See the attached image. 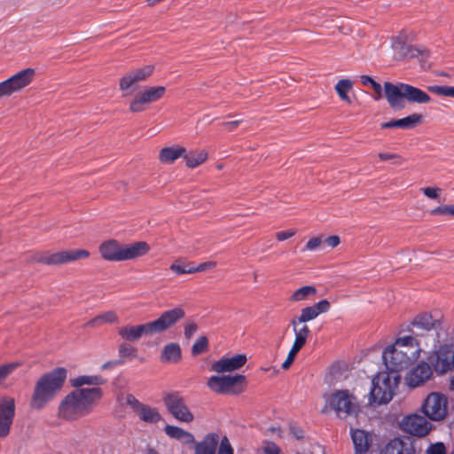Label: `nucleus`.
Here are the masks:
<instances>
[{
    "mask_svg": "<svg viewBox=\"0 0 454 454\" xmlns=\"http://www.w3.org/2000/svg\"><path fill=\"white\" fill-rule=\"evenodd\" d=\"M243 122L242 120H235L231 121H224L222 123V126L224 127V129L227 131H233L235 130L241 123Z\"/></svg>",
    "mask_w": 454,
    "mask_h": 454,
    "instance_id": "bf43d9fd",
    "label": "nucleus"
},
{
    "mask_svg": "<svg viewBox=\"0 0 454 454\" xmlns=\"http://www.w3.org/2000/svg\"><path fill=\"white\" fill-rule=\"evenodd\" d=\"M103 325H105V324L103 323V320H101V317L98 315V316L93 317L92 319L89 320L85 324V326L88 328H95V327L101 326Z\"/></svg>",
    "mask_w": 454,
    "mask_h": 454,
    "instance_id": "052dcab7",
    "label": "nucleus"
},
{
    "mask_svg": "<svg viewBox=\"0 0 454 454\" xmlns=\"http://www.w3.org/2000/svg\"><path fill=\"white\" fill-rule=\"evenodd\" d=\"M197 330H198V325L195 322L191 321V322L186 323L184 327V337L187 340H190L195 334Z\"/></svg>",
    "mask_w": 454,
    "mask_h": 454,
    "instance_id": "09e8293b",
    "label": "nucleus"
},
{
    "mask_svg": "<svg viewBox=\"0 0 454 454\" xmlns=\"http://www.w3.org/2000/svg\"><path fill=\"white\" fill-rule=\"evenodd\" d=\"M169 269L177 275L194 273L193 263L180 264L175 262L170 265Z\"/></svg>",
    "mask_w": 454,
    "mask_h": 454,
    "instance_id": "58836bf2",
    "label": "nucleus"
},
{
    "mask_svg": "<svg viewBox=\"0 0 454 454\" xmlns=\"http://www.w3.org/2000/svg\"><path fill=\"white\" fill-rule=\"evenodd\" d=\"M384 94L391 108L395 110L403 109L405 100L417 104H426L431 100L430 96L424 90L403 82L394 84L385 82Z\"/></svg>",
    "mask_w": 454,
    "mask_h": 454,
    "instance_id": "20e7f679",
    "label": "nucleus"
},
{
    "mask_svg": "<svg viewBox=\"0 0 454 454\" xmlns=\"http://www.w3.org/2000/svg\"><path fill=\"white\" fill-rule=\"evenodd\" d=\"M323 243L327 245L331 248H334L340 245V239L339 236L332 235L323 239Z\"/></svg>",
    "mask_w": 454,
    "mask_h": 454,
    "instance_id": "6e6d98bb",
    "label": "nucleus"
},
{
    "mask_svg": "<svg viewBox=\"0 0 454 454\" xmlns=\"http://www.w3.org/2000/svg\"><path fill=\"white\" fill-rule=\"evenodd\" d=\"M432 215H449L454 217V204L442 205L434 207L430 211Z\"/></svg>",
    "mask_w": 454,
    "mask_h": 454,
    "instance_id": "a19ab883",
    "label": "nucleus"
},
{
    "mask_svg": "<svg viewBox=\"0 0 454 454\" xmlns=\"http://www.w3.org/2000/svg\"><path fill=\"white\" fill-rule=\"evenodd\" d=\"M403 427L411 434L419 437L427 435L431 430V425L426 418L417 414L406 416L403 421Z\"/></svg>",
    "mask_w": 454,
    "mask_h": 454,
    "instance_id": "aec40b11",
    "label": "nucleus"
},
{
    "mask_svg": "<svg viewBox=\"0 0 454 454\" xmlns=\"http://www.w3.org/2000/svg\"><path fill=\"white\" fill-rule=\"evenodd\" d=\"M153 65H146L129 71L120 80V90L127 91V94L133 92L139 82L147 80L153 74Z\"/></svg>",
    "mask_w": 454,
    "mask_h": 454,
    "instance_id": "2eb2a0df",
    "label": "nucleus"
},
{
    "mask_svg": "<svg viewBox=\"0 0 454 454\" xmlns=\"http://www.w3.org/2000/svg\"><path fill=\"white\" fill-rule=\"evenodd\" d=\"M103 395V389L98 387L74 389L59 403L58 415L65 420H78L92 412Z\"/></svg>",
    "mask_w": 454,
    "mask_h": 454,
    "instance_id": "f257e3e1",
    "label": "nucleus"
},
{
    "mask_svg": "<svg viewBox=\"0 0 454 454\" xmlns=\"http://www.w3.org/2000/svg\"><path fill=\"white\" fill-rule=\"evenodd\" d=\"M99 316L104 324H116L119 322L117 314L113 310L106 311Z\"/></svg>",
    "mask_w": 454,
    "mask_h": 454,
    "instance_id": "49530a36",
    "label": "nucleus"
},
{
    "mask_svg": "<svg viewBox=\"0 0 454 454\" xmlns=\"http://www.w3.org/2000/svg\"><path fill=\"white\" fill-rule=\"evenodd\" d=\"M67 376L63 367H57L43 374L35 382L30 400V406L35 410H42L52 401L62 389Z\"/></svg>",
    "mask_w": 454,
    "mask_h": 454,
    "instance_id": "7ed1b4c3",
    "label": "nucleus"
},
{
    "mask_svg": "<svg viewBox=\"0 0 454 454\" xmlns=\"http://www.w3.org/2000/svg\"><path fill=\"white\" fill-rule=\"evenodd\" d=\"M294 360V358L293 356L287 355L286 359L282 364V368L284 370H287L291 366V364H293Z\"/></svg>",
    "mask_w": 454,
    "mask_h": 454,
    "instance_id": "69168bd1",
    "label": "nucleus"
},
{
    "mask_svg": "<svg viewBox=\"0 0 454 454\" xmlns=\"http://www.w3.org/2000/svg\"><path fill=\"white\" fill-rule=\"evenodd\" d=\"M185 153L186 149L183 146L164 147L160 151L159 160L163 164H172L178 158H183Z\"/></svg>",
    "mask_w": 454,
    "mask_h": 454,
    "instance_id": "c85d7f7f",
    "label": "nucleus"
},
{
    "mask_svg": "<svg viewBox=\"0 0 454 454\" xmlns=\"http://www.w3.org/2000/svg\"><path fill=\"white\" fill-rule=\"evenodd\" d=\"M421 191L425 196L433 200L437 199L442 192V190L438 187H425L422 188Z\"/></svg>",
    "mask_w": 454,
    "mask_h": 454,
    "instance_id": "603ef678",
    "label": "nucleus"
},
{
    "mask_svg": "<svg viewBox=\"0 0 454 454\" xmlns=\"http://www.w3.org/2000/svg\"><path fill=\"white\" fill-rule=\"evenodd\" d=\"M326 403L331 410L334 411L339 419L356 417L360 412V404L357 398L349 390H336L331 394Z\"/></svg>",
    "mask_w": 454,
    "mask_h": 454,
    "instance_id": "6e6552de",
    "label": "nucleus"
},
{
    "mask_svg": "<svg viewBox=\"0 0 454 454\" xmlns=\"http://www.w3.org/2000/svg\"><path fill=\"white\" fill-rule=\"evenodd\" d=\"M330 302L324 299L312 306H308L301 310V314L293 318L294 325L295 323H307L314 320L320 314L325 313L330 309Z\"/></svg>",
    "mask_w": 454,
    "mask_h": 454,
    "instance_id": "4be33fe9",
    "label": "nucleus"
},
{
    "mask_svg": "<svg viewBox=\"0 0 454 454\" xmlns=\"http://www.w3.org/2000/svg\"><path fill=\"white\" fill-rule=\"evenodd\" d=\"M395 43L401 44V49L403 51L404 54H407V52H409L411 51V46L410 45H406L404 43H401L399 41V38L395 39Z\"/></svg>",
    "mask_w": 454,
    "mask_h": 454,
    "instance_id": "338daca9",
    "label": "nucleus"
},
{
    "mask_svg": "<svg viewBox=\"0 0 454 454\" xmlns=\"http://www.w3.org/2000/svg\"><path fill=\"white\" fill-rule=\"evenodd\" d=\"M163 403L168 413L176 420L184 423H191L194 420L192 412L179 392L166 394L163 397Z\"/></svg>",
    "mask_w": 454,
    "mask_h": 454,
    "instance_id": "9b49d317",
    "label": "nucleus"
},
{
    "mask_svg": "<svg viewBox=\"0 0 454 454\" xmlns=\"http://www.w3.org/2000/svg\"><path fill=\"white\" fill-rule=\"evenodd\" d=\"M18 366V364H7L0 366V381L7 378Z\"/></svg>",
    "mask_w": 454,
    "mask_h": 454,
    "instance_id": "de8ad7c7",
    "label": "nucleus"
},
{
    "mask_svg": "<svg viewBox=\"0 0 454 454\" xmlns=\"http://www.w3.org/2000/svg\"><path fill=\"white\" fill-rule=\"evenodd\" d=\"M215 266H216L215 262L208 261V262H202V263L199 264L198 266H195L193 264V270H194V273H195V272H200V271L213 269Z\"/></svg>",
    "mask_w": 454,
    "mask_h": 454,
    "instance_id": "5fc2aeb1",
    "label": "nucleus"
},
{
    "mask_svg": "<svg viewBox=\"0 0 454 454\" xmlns=\"http://www.w3.org/2000/svg\"><path fill=\"white\" fill-rule=\"evenodd\" d=\"M186 161V166L190 168H197L207 159V153L204 150L198 152L185 153L183 157Z\"/></svg>",
    "mask_w": 454,
    "mask_h": 454,
    "instance_id": "473e14b6",
    "label": "nucleus"
},
{
    "mask_svg": "<svg viewBox=\"0 0 454 454\" xmlns=\"http://www.w3.org/2000/svg\"><path fill=\"white\" fill-rule=\"evenodd\" d=\"M323 244L322 237H314L308 240L303 250L315 251L319 249Z\"/></svg>",
    "mask_w": 454,
    "mask_h": 454,
    "instance_id": "c03bdc74",
    "label": "nucleus"
},
{
    "mask_svg": "<svg viewBox=\"0 0 454 454\" xmlns=\"http://www.w3.org/2000/svg\"><path fill=\"white\" fill-rule=\"evenodd\" d=\"M150 246L145 241L122 245L115 239L104 241L98 247L102 258L108 262L133 260L146 254Z\"/></svg>",
    "mask_w": 454,
    "mask_h": 454,
    "instance_id": "39448f33",
    "label": "nucleus"
},
{
    "mask_svg": "<svg viewBox=\"0 0 454 454\" xmlns=\"http://www.w3.org/2000/svg\"><path fill=\"white\" fill-rule=\"evenodd\" d=\"M290 434L296 440H301L304 438V431L302 428L298 427L296 424L292 423L289 425Z\"/></svg>",
    "mask_w": 454,
    "mask_h": 454,
    "instance_id": "8fccbe9b",
    "label": "nucleus"
},
{
    "mask_svg": "<svg viewBox=\"0 0 454 454\" xmlns=\"http://www.w3.org/2000/svg\"><path fill=\"white\" fill-rule=\"evenodd\" d=\"M446 97L454 98V87H450V86L447 87V96Z\"/></svg>",
    "mask_w": 454,
    "mask_h": 454,
    "instance_id": "774afa93",
    "label": "nucleus"
},
{
    "mask_svg": "<svg viewBox=\"0 0 454 454\" xmlns=\"http://www.w3.org/2000/svg\"><path fill=\"white\" fill-rule=\"evenodd\" d=\"M246 377L241 374L234 376H211L207 380V387L218 394L237 395L244 391Z\"/></svg>",
    "mask_w": 454,
    "mask_h": 454,
    "instance_id": "9d476101",
    "label": "nucleus"
},
{
    "mask_svg": "<svg viewBox=\"0 0 454 454\" xmlns=\"http://www.w3.org/2000/svg\"><path fill=\"white\" fill-rule=\"evenodd\" d=\"M305 344L299 342L298 340H294L288 355L295 358L297 353L303 348Z\"/></svg>",
    "mask_w": 454,
    "mask_h": 454,
    "instance_id": "680f3d73",
    "label": "nucleus"
},
{
    "mask_svg": "<svg viewBox=\"0 0 454 454\" xmlns=\"http://www.w3.org/2000/svg\"><path fill=\"white\" fill-rule=\"evenodd\" d=\"M219 442V435L216 433H209L205 435L201 442H194V454H215Z\"/></svg>",
    "mask_w": 454,
    "mask_h": 454,
    "instance_id": "a878e982",
    "label": "nucleus"
},
{
    "mask_svg": "<svg viewBox=\"0 0 454 454\" xmlns=\"http://www.w3.org/2000/svg\"><path fill=\"white\" fill-rule=\"evenodd\" d=\"M379 158L382 161L390 160H395V164L401 165L404 162V160L396 153H380L378 154Z\"/></svg>",
    "mask_w": 454,
    "mask_h": 454,
    "instance_id": "37998d69",
    "label": "nucleus"
},
{
    "mask_svg": "<svg viewBox=\"0 0 454 454\" xmlns=\"http://www.w3.org/2000/svg\"><path fill=\"white\" fill-rule=\"evenodd\" d=\"M316 294V287L312 286H304L294 292L289 300L294 302L301 301L307 300L309 296H314Z\"/></svg>",
    "mask_w": 454,
    "mask_h": 454,
    "instance_id": "f704fd0d",
    "label": "nucleus"
},
{
    "mask_svg": "<svg viewBox=\"0 0 454 454\" xmlns=\"http://www.w3.org/2000/svg\"><path fill=\"white\" fill-rule=\"evenodd\" d=\"M447 403L448 400L444 395L433 392L426 398L422 409L431 420L440 421L447 416Z\"/></svg>",
    "mask_w": 454,
    "mask_h": 454,
    "instance_id": "ddd939ff",
    "label": "nucleus"
},
{
    "mask_svg": "<svg viewBox=\"0 0 454 454\" xmlns=\"http://www.w3.org/2000/svg\"><path fill=\"white\" fill-rule=\"evenodd\" d=\"M208 348V340L206 336H200L197 339L192 347V355L196 356L204 353Z\"/></svg>",
    "mask_w": 454,
    "mask_h": 454,
    "instance_id": "4c0bfd02",
    "label": "nucleus"
},
{
    "mask_svg": "<svg viewBox=\"0 0 454 454\" xmlns=\"http://www.w3.org/2000/svg\"><path fill=\"white\" fill-rule=\"evenodd\" d=\"M35 71L33 68L23 69L10 78L0 82V98L11 96L28 86L35 78Z\"/></svg>",
    "mask_w": 454,
    "mask_h": 454,
    "instance_id": "f8f14e48",
    "label": "nucleus"
},
{
    "mask_svg": "<svg viewBox=\"0 0 454 454\" xmlns=\"http://www.w3.org/2000/svg\"><path fill=\"white\" fill-rule=\"evenodd\" d=\"M305 344L299 342L298 340H294L288 355L295 358L297 353L303 348Z\"/></svg>",
    "mask_w": 454,
    "mask_h": 454,
    "instance_id": "e2e57ef3",
    "label": "nucleus"
},
{
    "mask_svg": "<svg viewBox=\"0 0 454 454\" xmlns=\"http://www.w3.org/2000/svg\"><path fill=\"white\" fill-rule=\"evenodd\" d=\"M164 432L169 438L177 440L184 445L195 442L193 434L179 427L167 425L164 427Z\"/></svg>",
    "mask_w": 454,
    "mask_h": 454,
    "instance_id": "cd10ccee",
    "label": "nucleus"
},
{
    "mask_svg": "<svg viewBox=\"0 0 454 454\" xmlns=\"http://www.w3.org/2000/svg\"><path fill=\"white\" fill-rule=\"evenodd\" d=\"M153 333L150 322L137 325L121 326L118 329V334L126 341H136L143 335H152Z\"/></svg>",
    "mask_w": 454,
    "mask_h": 454,
    "instance_id": "5701e85b",
    "label": "nucleus"
},
{
    "mask_svg": "<svg viewBox=\"0 0 454 454\" xmlns=\"http://www.w3.org/2000/svg\"><path fill=\"white\" fill-rule=\"evenodd\" d=\"M15 416V401L12 397L0 399V437L10 434L11 426Z\"/></svg>",
    "mask_w": 454,
    "mask_h": 454,
    "instance_id": "a211bd4d",
    "label": "nucleus"
},
{
    "mask_svg": "<svg viewBox=\"0 0 454 454\" xmlns=\"http://www.w3.org/2000/svg\"><path fill=\"white\" fill-rule=\"evenodd\" d=\"M124 362L123 360H113V361H107L106 362L105 364H103L101 365V370L102 371H105V370H109V369H113L114 367L117 366V365H121Z\"/></svg>",
    "mask_w": 454,
    "mask_h": 454,
    "instance_id": "0e129e2a",
    "label": "nucleus"
},
{
    "mask_svg": "<svg viewBox=\"0 0 454 454\" xmlns=\"http://www.w3.org/2000/svg\"><path fill=\"white\" fill-rule=\"evenodd\" d=\"M447 87L448 86H439V85H432L427 88V90L439 96H447Z\"/></svg>",
    "mask_w": 454,
    "mask_h": 454,
    "instance_id": "13d9d810",
    "label": "nucleus"
},
{
    "mask_svg": "<svg viewBox=\"0 0 454 454\" xmlns=\"http://www.w3.org/2000/svg\"><path fill=\"white\" fill-rule=\"evenodd\" d=\"M217 454H234L233 448L227 436L222 437Z\"/></svg>",
    "mask_w": 454,
    "mask_h": 454,
    "instance_id": "79ce46f5",
    "label": "nucleus"
},
{
    "mask_svg": "<svg viewBox=\"0 0 454 454\" xmlns=\"http://www.w3.org/2000/svg\"><path fill=\"white\" fill-rule=\"evenodd\" d=\"M353 88V82L349 79H340L335 85V90L342 101L348 104L351 103V99L348 95V91Z\"/></svg>",
    "mask_w": 454,
    "mask_h": 454,
    "instance_id": "72a5a7b5",
    "label": "nucleus"
},
{
    "mask_svg": "<svg viewBox=\"0 0 454 454\" xmlns=\"http://www.w3.org/2000/svg\"><path fill=\"white\" fill-rule=\"evenodd\" d=\"M427 454H446L445 446L442 442H436L432 444L428 448Z\"/></svg>",
    "mask_w": 454,
    "mask_h": 454,
    "instance_id": "864d4df0",
    "label": "nucleus"
},
{
    "mask_svg": "<svg viewBox=\"0 0 454 454\" xmlns=\"http://www.w3.org/2000/svg\"><path fill=\"white\" fill-rule=\"evenodd\" d=\"M126 403L130 406V408L137 413L139 410L143 407L144 403L139 402L132 394H128L125 397Z\"/></svg>",
    "mask_w": 454,
    "mask_h": 454,
    "instance_id": "a18cd8bd",
    "label": "nucleus"
},
{
    "mask_svg": "<svg viewBox=\"0 0 454 454\" xmlns=\"http://www.w3.org/2000/svg\"><path fill=\"white\" fill-rule=\"evenodd\" d=\"M401 381L399 373L379 372L372 380L369 393V404L380 405L388 403L395 395Z\"/></svg>",
    "mask_w": 454,
    "mask_h": 454,
    "instance_id": "423d86ee",
    "label": "nucleus"
},
{
    "mask_svg": "<svg viewBox=\"0 0 454 454\" xmlns=\"http://www.w3.org/2000/svg\"><path fill=\"white\" fill-rule=\"evenodd\" d=\"M181 357L182 351L179 344L169 343L164 347L160 359L164 363H177Z\"/></svg>",
    "mask_w": 454,
    "mask_h": 454,
    "instance_id": "7c9ffc66",
    "label": "nucleus"
},
{
    "mask_svg": "<svg viewBox=\"0 0 454 454\" xmlns=\"http://www.w3.org/2000/svg\"><path fill=\"white\" fill-rule=\"evenodd\" d=\"M291 325L293 326L295 335L294 340H298L299 342L305 344L310 333L309 326L305 323H295L294 325L293 319L291 320Z\"/></svg>",
    "mask_w": 454,
    "mask_h": 454,
    "instance_id": "c9c22d12",
    "label": "nucleus"
},
{
    "mask_svg": "<svg viewBox=\"0 0 454 454\" xmlns=\"http://www.w3.org/2000/svg\"><path fill=\"white\" fill-rule=\"evenodd\" d=\"M296 231L294 230H286L278 231L276 233V239L278 241H284L286 240L295 235Z\"/></svg>",
    "mask_w": 454,
    "mask_h": 454,
    "instance_id": "4d7b16f0",
    "label": "nucleus"
},
{
    "mask_svg": "<svg viewBox=\"0 0 454 454\" xmlns=\"http://www.w3.org/2000/svg\"><path fill=\"white\" fill-rule=\"evenodd\" d=\"M350 434L356 454H364L370 447V434L361 429H351Z\"/></svg>",
    "mask_w": 454,
    "mask_h": 454,
    "instance_id": "bb28decb",
    "label": "nucleus"
},
{
    "mask_svg": "<svg viewBox=\"0 0 454 454\" xmlns=\"http://www.w3.org/2000/svg\"><path fill=\"white\" fill-rule=\"evenodd\" d=\"M431 363L434 371L439 374L454 370V345L443 344L434 351Z\"/></svg>",
    "mask_w": 454,
    "mask_h": 454,
    "instance_id": "dca6fc26",
    "label": "nucleus"
},
{
    "mask_svg": "<svg viewBox=\"0 0 454 454\" xmlns=\"http://www.w3.org/2000/svg\"><path fill=\"white\" fill-rule=\"evenodd\" d=\"M380 454H415V449L409 440L395 438L385 445Z\"/></svg>",
    "mask_w": 454,
    "mask_h": 454,
    "instance_id": "b1692460",
    "label": "nucleus"
},
{
    "mask_svg": "<svg viewBox=\"0 0 454 454\" xmlns=\"http://www.w3.org/2000/svg\"><path fill=\"white\" fill-rule=\"evenodd\" d=\"M185 317V311L181 306L168 309L151 323L154 333H162L176 325Z\"/></svg>",
    "mask_w": 454,
    "mask_h": 454,
    "instance_id": "f3484780",
    "label": "nucleus"
},
{
    "mask_svg": "<svg viewBox=\"0 0 454 454\" xmlns=\"http://www.w3.org/2000/svg\"><path fill=\"white\" fill-rule=\"evenodd\" d=\"M166 92L164 86H151L138 92L130 102L129 110L132 113H141L146 109V106L159 101Z\"/></svg>",
    "mask_w": 454,
    "mask_h": 454,
    "instance_id": "4468645a",
    "label": "nucleus"
},
{
    "mask_svg": "<svg viewBox=\"0 0 454 454\" xmlns=\"http://www.w3.org/2000/svg\"><path fill=\"white\" fill-rule=\"evenodd\" d=\"M423 121V117L419 114H412L407 117L392 120L390 121L385 122L381 124V129H393L399 128L403 129H410L416 127L418 124L421 123Z\"/></svg>",
    "mask_w": 454,
    "mask_h": 454,
    "instance_id": "393cba45",
    "label": "nucleus"
},
{
    "mask_svg": "<svg viewBox=\"0 0 454 454\" xmlns=\"http://www.w3.org/2000/svg\"><path fill=\"white\" fill-rule=\"evenodd\" d=\"M421 350V340L413 336H404L383 350L382 359L388 372L398 373L417 361Z\"/></svg>",
    "mask_w": 454,
    "mask_h": 454,
    "instance_id": "f03ea898",
    "label": "nucleus"
},
{
    "mask_svg": "<svg viewBox=\"0 0 454 454\" xmlns=\"http://www.w3.org/2000/svg\"><path fill=\"white\" fill-rule=\"evenodd\" d=\"M89 256L90 252L86 249H68L53 254L36 252L29 255L27 261L30 262H38L47 265H59L81 259H86Z\"/></svg>",
    "mask_w": 454,
    "mask_h": 454,
    "instance_id": "1a4fd4ad",
    "label": "nucleus"
},
{
    "mask_svg": "<svg viewBox=\"0 0 454 454\" xmlns=\"http://www.w3.org/2000/svg\"><path fill=\"white\" fill-rule=\"evenodd\" d=\"M247 360V356L243 354H237L231 357H223L214 362L210 370L217 373L230 372L244 366Z\"/></svg>",
    "mask_w": 454,
    "mask_h": 454,
    "instance_id": "412c9836",
    "label": "nucleus"
},
{
    "mask_svg": "<svg viewBox=\"0 0 454 454\" xmlns=\"http://www.w3.org/2000/svg\"><path fill=\"white\" fill-rule=\"evenodd\" d=\"M137 414L145 423L155 424L162 419L158 409L147 404H144Z\"/></svg>",
    "mask_w": 454,
    "mask_h": 454,
    "instance_id": "2f4dec72",
    "label": "nucleus"
},
{
    "mask_svg": "<svg viewBox=\"0 0 454 454\" xmlns=\"http://www.w3.org/2000/svg\"><path fill=\"white\" fill-rule=\"evenodd\" d=\"M432 375V367L427 363L422 361L406 374L404 380L410 387H417L423 385Z\"/></svg>",
    "mask_w": 454,
    "mask_h": 454,
    "instance_id": "6ab92c4d",
    "label": "nucleus"
},
{
    "mask_svg": "<svg viewBox=\"0 0 454 454\" xmlns=\"http://www.w3.org/2000/svg\"><path fill=\"white\" fill-rule=\"evenodd\" d=\"M442 322L439 319H434L432 315L427 312L419 314L411 323L409 331L415 339L422 341L423 347L435 348L440 342L439 330Z\"/></svg>",
    "mask_w": 454,
    "mask_h": 454,
    "instance_id": "0eeeda50",
    "label": "nucleus"
},
{
    "mask_svg": "<svg viewBox=\"0 0 454 454\" xmlns=\"http://www.w3.org/2000/svg\"><path fill=\"white\" fill-rule=\"evenodd\" d=\"M264 454H280V448L273 442H267L262 448Z\"/></svg>",
    "mask_w": 454,
    "mask_h": 454,
    "instance_id": "3c124183",
    "label": "nucleus"
},
{
    "mask_svg": "<svg viewBox=\"0 0 454 454\" xmlns=\"http://www.w3.org/2000/svg\"><path fill=\"white\" fill-rule=\"evenodd\" d=\"M106 380L101 375H81L70 380V384L75 389L82 388L84 385L92 386L91 387H100V385L106 383Z\"/></svg>",
    "mask_w": 454,
    "mask_h": 454,
    "instance_id": "c756f323",
    "label": "nucleus"
},
{
    "mask_svg": "<svg viewBox=\"0 0 454 454\" xmlns=\"http://www.w3.org/2000/svg\"><path fill=\"white\" fill-rule=\"evenodd\" d=\"M118 353L121 358H135L137 356V349L129 343L122 342L119 345Z\"/></svg>",
    "mask_w": 454,
    "mask_h": 454,
    "instance_id": "e433bc0d",
    "label": "nucleus"
},
{
    "mask_svg": "<svg viewBox=\"0 0 454 454\" xmlns=\"http://www.w3.org/2000/svg\"><path fill=\"white\" fill-rule=\"evenodd\" d=\"M361 82H362V83L364 85H368V84L372 85V89L375 91V93L377 94V96L375 97L376 100H379L380 98H381V97H382V87H381V85L379 82L374 81L369 75H362L361 76Z\"/></svg>",
    "mask_w": 454,
    "mask_h": 454,
    "instance_id": "ea45409f",
    "label": "nucleus"
}]
</instances>
